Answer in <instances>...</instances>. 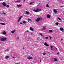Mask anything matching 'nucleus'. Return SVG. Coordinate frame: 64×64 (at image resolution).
<instances>
[{
  "instance_id": "f704fd0d",
  "label": "nucleus",
  "mask_w": 64,
  "mask_h": 64,
  "mask_svg": "<svg viewBox=\"0 0 64 64\" xmlns=\"http://www.w3.org/2000/svg\"><path fill=\"white\" fill-rule=\"evenodd\" d=\"M26 32H29V31L28 30H27L26 31Z\"/></svg>"
},
{
  "instance_id": "603ef678",
  "label": "nucleus",
  "mask_w": 64,
  "mask_h": 64,
  "mask_svg": "<svg viewBox=\"0 0 64 64\" xmlns=\"http://www.w3.org/2000/svg\"><path fill=\"white\" fill-rule=\"evenodd\" d=\"M56 50H57V48H56Z\"/></svg>"
},
{
  "instance_id": "4c0bfd02",
  "label": "nucleus",
  "mask_w": 64,
  "mask_h": 64,
  "mask_svg": "<svg viewBox=\"0 0 64 64\" xmlns=\"http://www.w3.org/2000/svg\"><path fill=\"white\" fill-rule=\"evenodd\" d=\"M6 50L7 51H9V50L8 49H6Z\"/></svg>"
},
{
  "instance_id": "f3484780",
  "label": "nucleus",
  "mask_w": 64,
  "mask_h": 64,
  "mask_svg": "<svg viewBox=\"0 0 64 64\" xmlns=\"http://www.w3.org/2000/svg\"><path fill=\"white\" fill-rule=\"evenodd\" d=\"M29 21H32V20L30 18H28V22H29Z\"/></svg>"
},
{
  "instance_id": "ddd939ff",
  "label": "nucleus",
  "mask_w": 64,
  "mask_h": 64,
  "mask_svg": "<svg viewBox=\"0 0 64 64\" xmlns=\"http://www.w3.org/2000/svg\"><path fill=\"white\" fill-rule=\"evenodd\" d=\"M39 34L41 36H42V37H44V36L41 33H39Z\"/></svg>"
},
{
  "instance_id": "0eeeda50",
  "label": "nucleus",
  "mask_w": 64,
  "mask_h": 64,
  "mask_svg": "<svg viewBox=\"0 0 64 64\" xmlns=\"http://www.w3.org/2000/svg\"><path fill=\"white\" fill-rule=\"evenodd\" d=\"M60 30L61 31H62V32H64V29L62 28H60Z\"/></svg>"
},
{
  "instance_id": "f8f14e48",
  "label": "nucleus",
  "mask_w": 64,
  "mask_h": 64,
  "mask_svg": "<svg viewBox=\"0 0 64 64\" xmlns=\"http://www.w3.org/2000/svg\"><path fill=\"white\" fill-rule=\"evenodd\" d=\"M27 58L28 60H31V59H32L33 58L32 57H28Z\"/></svg>"
},
{
  "instance_id": "2f4dec72",
  "label": "nucleus",
  "mask_w": 64,
  "mask_h": 64,
  "mask_svg": "<svg viewBox=\"0 0 64 64\" xmlns=\"http://www.w3.org/2000/svg\"><path fill=\"white\" fill-rule=\"evenodd\" d=\"M2 14H4V15H6V14L4 12H3Z\"/></svg>"
},
{
  "instance_id": "aec40b11",
  "label": "nucleus",
  "mask_w": 64,
  "mask_h": 64,
  "mask_svg": "<svg viewBox=\"0 0 64 64\" xmlns=\"http://www.w3.org/2000/svg\"><path fill=\"white\" fill-rule=\"evenodd\" d=\"M54 13H57V11L55 10H54Z\"/></svg>"
},
{
  "instance_id": "a211bd4d",
  "label": "nucleus",
  "mask_w": 64,
  "mask_h": 64,
  "mask_svg": "<svg viewBox=\"0 0 64 64\" xmlns=\"http://www.w3.org/2000/svg\"><path fill=\"white\" fill-rule=\"evenodd\" d=\"M17 7H21V6H22V4H20L19 5H17Z\"/></svg>"
},
{
  "instance_id": "f257e3e1",
  "label": "nucleus",
  "mask_w": 64,
  "mask_h": 64,
  "mask_svg": "<svg viewBox=\"0 0 64 64\" xmlns=\"http://www.w3.org/2000/svg\"><path fill=\"white\" fill-rule=\"evenodd\" d=\"M33 11L34 12H38V11H41V9H38L36 10V9H34L33 10Z\"/></svg>"
},
{
  "instance_id": "de8ad7c7",
  "label": "nucleus",
  "mask_w": 64,
  "mask_h": 64,
  "mask_svg": "<svg viewBox=\"0 0 64 64\" xmlns=\"http://www.w3.org/2000/svg\"><path fill=\"white\" fill-rule=\"evenodd\" d=\"M37 40H39V38H37Z\"/></svg>"
},
{
  "instance_id": "5fc2aeb1",
  "label": "nucleus",
  "mask_w": 64,
  "mask_h": 64,
  "mask_svg": "<svg viewBox=\"0 0 64 64\" xmlns=\"http://www.w3.org/2000/svg\"><path fill=\"white\" fill-rule=\"evenodd\" d=\"M38 38H39V37H38Z\"/></svg>"
},
{
  "instance_id": "8fccbe9b",
  "label": "nucleus",
  "mask_w": 64,
  "mask_h": 64,
  "mask_svg": "<svg viewBox=\"0 0 64 64\" xmlns=\"http://www.w3.org/2000/svg\"><path fill=\"white\" fill-rule=\"evenodd\" d=\"M60 7H63V6H60Z\"/></svg>"
},
{
  "instance_id": "6ab92c4d",
  "label": "nucleus",
  "mask_w": 64,
  "mask_h": 64,
  "mask_svg": "<svg viewBox=\"0 0 64 64\" xmlns=\"http://www.w3.org/2000/svg\"><path fill=\"white\" fill-rule=\"evenodd\" d=\"M9 58V56H6L5 58V59H8V58Z\"/></svg>"
},
{
  "instance_id": "bb28decb",
  "label": "nucleus",
  "mask_w": 64,
  "mask_h": 64,
  "mask_svg": "<svg viewBox=\"0 0 64 64\" xmlns=\"http://www.w3.org/2000/svg\"><path fill=\"white\" fill-rule=\"evenodd\" d=\"M34 3V2H30V5H31L32 4H33Z\"/></svg>"
},
{
  "instance_id": "58836bf2",
  "label": "nucleus",
  "mask_w": 64,
  "mask_h": 64,
  "mask_svg": "<svg viewBox=\"0 0 64 64\" xmlns=\"http://www.w3.org/2000/svg\"><path fill=\"white\" fill-rule=\"evenodd\" d=\"M51 47H52V48H53V47H54V46H51Z\"/></svg>"
},
{
  "instance_id": "9b49d317",
  "label": "nucleus",
  "mask_w": 64,
  "mask_h": 64,
  "mask_svg": "<svg viewBox=\"0 0 64 64\" xmlns=\"http://www.w3.org/2000/svg\"><path fill=\"white\" fill-rule=\"evenodd\" d=\"M47 17L48 18H50V17H51V16H50V15L48 14L47 15Z\"/></svg>"
},
{
  "instance_id": "79ce46f5",
  "label": "nucleus",
  "mask_w": 64,
  "mask_h": 64,
  "mask_svg": "<svg viewBox=\"0 0 64 64\" xmlns=\"http://www.w3.org/2000/svg\"><path fill=\"white\" fill-rule=\"evenodd\" d=\"M20 24H22V22H21L20 23Z\"/></svg>"
},
{
  "instance_id": "473e14b6",
  "label": "nucleus",
  "mask_w": 64,
  "mask_h": 64,
  "mask_svg": "<svg viewBox=\"0 0 64 64\" xmlns=\"http://www.w3.org/2000/svg\"><path fill=\"white\" fill-rule=\"evenodd\" d=\"M17 39L18 40H19V36H18L17 37Z\"/></svg>"
},
{
  "instance_id": "423d86ee",
  "label": "nucleus",
  "mask_w": 64,
  "mask_h": 64,
  "mask_svg": "<svg viewBox=\"0 0 64 64\" xmlns=\"http://www.w3.org/2000/svg\"><path fill=\"white\" fill-rule=\"evenodd\" d=\"M44 45L45 46H47V47H48L49 46V45L46 42H44Z\"/></svg>"
},
{
  "instance_id": "2eb2a0df",
  "label": "nucleus",
  "mask_w": 64,
  "mask_h": 64,
  "mask_svg": "<svg viewBox=\"0 0 64 64\" xmlns=\"http://www.w3.org/2000/svg\"><path fill=\"white\" fill-rule=\"evenodd\" d=\"M20 1H21L20 0H16V1H15V2H20Z\"/></svg>"
},
{
  "instance_id": "4468645a",
  "label": "nucleus",
  "mask_w": 64,
  "mask_h": 64,
  "mask_svg": "<svg viewBox=\"0 0 64 64\" xmlns=\"http://www.w3.org/2000/svg\"><path fill=\"white\" fill-rule=\"evenodd\" d=\"M30 30H31V31H34V30H33V28L31 27L30 28Z\"/></svg>"
},
{
  "instance_id": "1a4fd4ad",
  "label": "nucleus",
  "mask_w": 64,
  "mask_h": 64,
  "mask_svg": "<svg viewBox=\"0 0 64 64\" xmlns=\"http://www.w3.org/2000/svg\"><path fill=\"white\" fill-rule=\"evenodd\" d=\"M6 34V32L4 31L2 32V34L3 35H5Z\"/></svg>"
},
{
  "instance_id": "c9c22d12",
  "label": "nucleus",
  "mask_w": 64,
  "mask_h": 64,
  "mask_svg": "<svg viewBox=\"0 0 64 64\" xmlns=\"http://www.w3.org/2000/svg\"><path fill=\"white\" fill-rule=\"evenodd\" d=\"M30 34L31 35H33V33H32V32H31L30 33Z\"/></svg>"
},
{
  "instance_id": "393cba45",
  "label": "nucleus",
  "mask_w": 64,
  "mask_h": 64,
  "mask_svg": "<svg viewBox=\"0 0 64 64\" xmlns=\"http://www.w3.org/2000/svg\"><path fill=\"white\" fill-rule=\"evenodd\" d=\"M58 20H60V21H61V18H58Z\"/></svg>"
},
{
  "instance_id": "a878e982",
  "label": "nucleus",
  "mask_w": 64,
  "mask_h": 64,
  "mask_svg": "<svg viewBox=\"0 0 64 64\" xmlns=\"http://www.w3.org/2000/svg\"><path fill=\"white\" fill-rule=\"evenodd\" d=\"M50 50H53V48L51 46H50Z\"/></svg>"
},
{
  "instance_id": "c85d7f7f",
  "label": "nucleus",
  "mask_w": 64,
  "mask_h": 64,
  "mask_svg": "<svg viewBox=\"0 0 64 64\" xmlns=\"http://www.w3.org/2000/svg\"><path fill=\"white\" fill-rule=\"evenodd\" d=\"M6 7L7 8H9V6L8 5H6Z\"/></svg>"
},
{
  "instance_id": "5701e85b",
  "label": "nucleus",
  "mask_w": 64,
  "mask_h": 64,
  "mask_svg": "<svg viewBox=\"0 0 64 64\" xmlns=\"http://www.w3.org/2000/svg\"><path fill=\"white\" fill-rule=\"evenodd\" d=\"M23 23H24V24H26V21H23Z\"/></svg>"
},
{
  "instance_id": "39448f33",
  "label": "nucleus",
  "mask_w": 64,
  "mask_h": 64,
  "mask_svg": "<svg viewBox=\"0 0 64 64\" xmlns=\"http://www.w3.org/2000/svg\"><path fill=\"white\" fill-rule=\"evenodd\" d=\"M22 16H20L19 18V19H18L17 22H18V23L19 22V21H20V20H21V18H22Z\"/></svg>"
},
{
  "instance_id": "ea45409f",
  "label": "nucleus",
  "mask_w": 64,
  "mask_h": 64,
  "mask_svg": "<svg viewBox=\"0 0 64 64\" xmlns=\"http://www.w3.org/2000/svg\"><path fill=\"white\" fill-rule=\"evenodd\" d=\"M57 54H58H58H59V53L58 52V53H57Z\"/></svg>"
},
{
  "instance_id": "9d476101",
  "label": "nucleus",
  "mask_w": 64,
  "mask_h": 64,
  "mask_svg": "<svg viewBox=\"0 0 64 64\" xmlns=\"http://www.w3.org/2000/svg\"><path fill=\"white\" fill-rule=\"evenodd\" d=\"M16 31V30H14L13 31H11V32L12 33V34H14V32H15Z\"/></svg>"
},
{
  "instance_id": "412c9836",
  "label": "nucleus",
  "mask_w": 64,
  "mask_h": 64,
  "mask_svg": "<svg viewBox=\"0 0 64 64\" xmlns=\"http://www.w3.org/2000/svg\"><path fill=\"white\" fill-rule=\"evenodd\" d=\"M54 61H56V62H57V59L54 58Z\"/></svg>"
},
{
  "instance_id": "7ed1b4c3",
  "label": "nucleus",
  "mask_w": 64,
  "mask_h": 64,
  "mask_svg": "<svg viewBox=\"0 0 64 64\" xmlns=\"http://www.w3.org/2000/svg\"><path fill=\"white\" fill-rule=\"evenodd\" d=\"M42 18H38L36 20V22H39L40 20H42Z\"/></svg>"
},
{
  "instance_id": "f03ea898",
  "label": "nucleus",
  "mask_w": 64,
  "mask_h": 64,
  "mask_svg": "<svg viewBox=\"0 0 64 64\" xmlns=\"http://www.w3.org/2000/svg\"><path fill=\"white\" fill-rule=\"evenodd\" d=\"M6 40H7V38H1L0 41H6Z\"/></svg>"
},
{
  "instance_id": "dca6fc26",
  "label": "nucleus",
  "mask_w": 64,
  "mask_h": 64,
  "mask_svg": "<svg viewBox=\"0 0 64 64\" xmlns=\"http://www.w3.org/2000/svg\"><path fill=\"white\" fill-rule=\"evenodd\" d=\"M0 24H1V25H5V23H0Z\"/></svg>"
},
{
  "instance_id": "6e6552de",
  "label": "nucleus",
  "mask_w": 64,
  "mask_h": 64,
  "mask_svg": "<svg viewBox=\"0 0 64 64\" xmlns=\"http://www.w3.org/2000/svg\"><path fill=\"white\" fill-rule=\"evenodd\" d=\"M2 4L4 6H6V3L4 2H2Z\"/></svg>"
},
{
  "instance_id": "6e6d98bb",
  "label": "nucleus",
  "mask_w": 64,
  "mask_h": 64,
  "mask_svg": "<svg viewBox=\"0 0 64 64\" xmlns=\"http://www.w3.org/2000/svg\"><path fill=\"white\" fill-rule=\"evenodd\" d=\"M0 1H1V0H0Z\"/></svg>"
},
{
  "instance_id": "864d4df0",
  "label": "nucleus",
  "mask_w": 64,
  "mask_h": 64,
  "mask_svg": "<svg viewBox=\"0 0 64 64\" xmlns=\"http://www.w3.org/2000/svg\"><path fill=\"white\" fill-rule=\"evenodd\" d=\"M25 0H24V1H25Z\"/></svg>"
},
{
  "instance_id": "4d7b16f0",
  "label": "nucleus",
  "mask_w": 64,
  "mask_h": 64,
  "mask_svg": "<svg viewBox=\"0 0 64 64\" xmlns=\"http://www.w3.org/2000/svg\"><path fill=\"white\" fill-rule=\"evenodd\" d=\"M2 0V1H3V0Z\"/></svg>"
},
{
  "instance_id": "4be33fe9",
  "label": "nucleus",
  "mask_w": 64,
  "mask_h": 64,
  "mask_svg": "<svg viewBox=\"0 0 64 64\" xmlns=\"http://www.w3.org/2000/svg\"><path fill=\"white\" fill-rule=\"evenodd\" d=\"M26 14H30V13H29V12H27V11L26 12Z\"/></svg>"
},
{
  "instance_id": "a19ab883",
  "label": "nucleus",
  "mask_w": 64,
  "mask_h": 64,
  "mask_svg": "<svg viewBox=\"0 0 64 64\" xmlns=\"http://www.w3.org/2000/svg\"><path fill=\"white\" fill-rule=\"evenodd\" d=\"M15 64H20V63H16Z\"/></svg>"
},
{
  "instance_id": "c756f323",
  "label": "nucleus",
  "mask_w": 64,
  "mask_h": 64,
  "mask_svg": "<svg viewBox=\"0 0 64 64\" xmlns=\"http://www.w3.org/2000/svg\"><path fill=\"white\" fill-rule=\"evenodd\" d=\"M42 54L43 55H45L46 54V53L45 52L44 53Z\"/></svg>"
},
{
  "instance_id": "a18cd8bd",
  "label": "nucleus",
  "mask_w": 64,
  "mask_h": 64,
  "mask_svg": "<svg viewBox=\"0 0 64 64\" xmlns=\"http://www.w3.org/2000/svg\"><path fill=\"white\" fill-rule=\"evenodd\" d=\"M0 21H2V20H1V19H0Z\"/></svg>"
},
{
  "instance_id": "37998d69",
  "label": "nucleus",
  "mask_w": 64,
  "mask_h": 64,
  "mask_svg": "<svg viewBox=\"0 0 64 64\" xmlns=\"http://www.w3.org/2000/svg\"><path fill=\"white\" fill-rule=\"evenodd\" d=\"M12 58H14V59H15V58L14 57H12Z\"/></svg>"
},
{
  "instance_id": "cd10ccee",
  "label": "nucleus",
  "mask_w": 64,
  "mask_h": 64,
  "mask_svg": "<svg viewBox=\"0 0 64 64\" xmlns=\"http://www.w3.org/2000/svg\"><path fill=\"white\" fill-rule=\"evenodd\" d=\"M56 25H58V24H59V23L58 22H57L56 23V24H55Z\"/></svg>"
},
{
  "instance_id": "72a5a7b5",
  "label": "nucleus",
  "mask_w": 64,
  "mask_h": 64,
  "mask_svg": "<svg viewBox=\"0 0 64 64\" xmlns=\"http://www.w3.org/2000/svg\"><path fill=\"white\" fill-rule=\"evenodd\" d=\"M49 37H50V39H51L52 38V37H51V36H50Z\"/></svg>"
},
{
  "instance_id": "b1692460",
  "label": "nucleus",
  "mask_w": 64,
  "mask_h": 64,
  "mask_svg": "<svg viewBox=\"0 0 64 64\" xmlns=\"http://www.w3.org/2000/svg\"><path fill=\"white\" fill-rule=\"evenodd\" d=\"M49 32L50 33H51V32H52V30H49Z\"/></svg>"
},
{
  "instance_id": "7c9ffc66",
  "label": "nucleus",
  "mask_w": 64,
  "mask_h": 64,
  "mask_svg": "<svg viewBox=\"0 0 64 64\" xmlns=\"http://www.w3.org/2000/svg\"><path fill=\"white\" fill-rule=\"evenodd\" d=\"M46 7H49V5L48 4H47L46 5Z\"/></svg>"
},
{
  "instance_id": "20e7f679",
  "label": "nucleus",
  "mask_w": 64,
  "mask_h": 64,
  "mask_svg": "<svg viewBox=\"0 0 64 64\" xmlns=\"http://www.w3.org/2000/svg\"><path fill=\"white\" fill-rule=\"evenodd\" d=\"M46 29V26H44L42 28L40 29V30H45Z\"/></svg>"
},
{
  "instance_id": "49530a36",
  "label": "nucleus",
  "mask_w": 64,
  "mask_h": 64,
  "mask_svg": "<svg viewBox=\"0 0 64 64\" xmlns=\"http://www.w3.org/2000/svg\"><path fill=\"white\" fill-rule=\"evenodd\" d=\"M62 40H63V39H61V41H62Z\"/></svg>"
},
{
  "instance_id": "c03bdc74",
  "label": "nucleus",
  "mask_w": 64,
  "mask_h": 64,
  "mask_svg": "<svg viewBox=\"0 0 64 64\" xmlns=\"http://www.w3.org/2000/svg\"><path fill=\"white\" fill-rule=\"evenodd\" d=\"M40 62H41V60H40Z\"/></svg>"
},
{
  "instance_id": "09e8293b",
  "label": "nucleus",
  "mask_w": 64,
  "mask_h": 64,
  "mask_svg": "<svg viewBox=\"0 0 64 64\" xmlns=\"http://www.w3.org/2000/svg\"><path fill=\"white\" fill-rule=\"evenodd\" d=\"M48 53H49V52H48Z\"/></svg>"
},
{
  "instance_id": "3c124183",
  "label": "nucleus",
  "mask_w": 64,
  "mask_h": 64,
  "mask_svg": "<svg viewBox=\"0 0 64 64\" xmlns=\"http://www.w3.org/2000/svg\"><path fill=\"white\" fill-rule=\"evenodd\" d=\"M23 49H24V48H23Z\"/></svg>"
},
{
  "instance_id": "e433bc0d",
  "label": "nucleus",
  "mask_w": 64,
  "mask_h": 64,
  "mask_svg": "<svg viewBox=\"0 0 64 64\" xmlns=\"http://www.w3.org/2000/svg\"><path fill=\"white\" fill-rule=\"evenodd\" d=\"M46 39H48V37H46Z\"/></svg>"
}]
</instances>
